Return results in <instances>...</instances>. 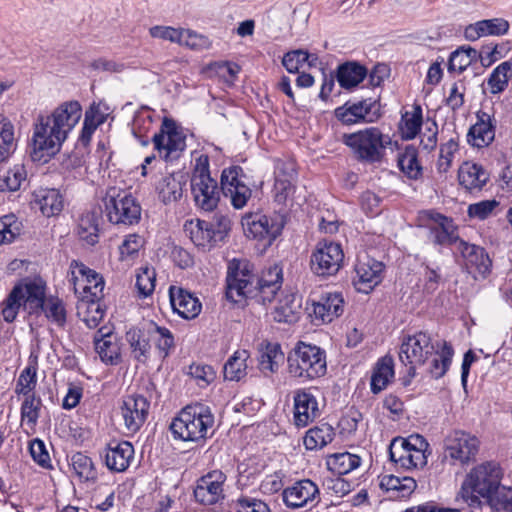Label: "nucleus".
Segmentation results:
<instances>
[{
  "label": "nucleus",
  "mask_w": 512,
  "mask_h": 512,
  "mask_svg": "<svg viewBox=\"0 0 512 512\" xmlns=\"http://www.w3.org/2000/svg\"><path fill=\"white\" fill-rule=\"evenodd\" d=\"M334 436L335 433L332 426L325 423L310 428L304 436L303 443L307 450H318L331 443Z\"/></svg>",
  "instance_id": "nucleus-41"
},
{
  "label": "nucleus",
  "mask_w": 512,
  "mask_h": 512,
  "mask_svg": "<svg viewBox=\"0 0 512 512\" xmlns=\"http://www.w3.org/2000/svg\"><path fill=\"white\" fill-rule=\"evenodd\" d=\"M331 464L339 475H344L357 469L361 464V458L348 452L339 453L333 456Z\"/></svg>",
  "instance_id": "nucleus-58"
},
{
  "label": "nucleus",
  "mask_w": 512,
  "mask_h": 512,
  "mask_svg": "<svg viewBox=\"0 0 512 512\" xmlns=\"http://www.w3.org/2000/svg\"><path fill=\"white\" fill-rule=\"evenodd\" d=\"M458 181L467 192H480L489 181V174L482 165L464 162L458 170Z\"/></svg>",
  "instance_id": "nucleus-33"
},
{
  "label": "nucleus",
  "mask_w": 512,
  "mask_h": 512,
  "mask_svg": "<svg viewBox=\"0 0 512 512\" xmlns=\"http://www.w3.org/2000/svg\"><path fill=\"white\" fill-rule=\"evenodd\" d=\"M120 409L125 428L135 433L140 430L148 417L150 402L142 395H128L124 397Z\"/></svg>",
  "instance_id": "nucleus-20"
},
{
  "label": "nucleus",
  "mask_w": 512,
  "mask_h": 512,
  "mask_svg": "<svg viewBox=\"0 0 512 512\" xmlns=\"http://www.w3.org/2000/svg\"><path fill=\"white\" fill-rule=\"evenodd\" d=\"M423 122L422 108L419 105H415L413 111L405 112L401 117L399 129L401 136L405 140L414 139L421 129Z\"/></svg>",
  "instance_id": "nucleus-47"
},
{
  "label": "nucleus",
  "mask_w": 512,
  "mask_h": 512,
  "mask_svg": "<svg viewBox=\"0 0 512 512\" xmlns=\"http://www.w3.org/2000/svg\"><path fill=\"white\" fill-rule=\"evenodd\" d=\"M125 339L129 344L132 358L139 363H146L149 359L151 340L155 341L156 348L163 358H166L175 346L172 332L153 321L144 323L141 327L130 328L125 334Z\"/></svg>",
  "instance_id": "nucleus-2"
},
{
  "label": "nucleus",
  "mask_w": 512,
  "mask_h": 512,
  "mask_svg": "<svg viewBox=\"0 0 512 512\" xmlns=\"http://www.w3.org/2000/svg\"><path fill=\"white\" fill-rule=\"evenodd\" d=\"M82 115V108L78 101L72 100L60 104L54 111L47 115L56 125L57 133L67 138L68 134L77 125Z\"/></svg>",
  "instance_id": "nucleus-27"
},
{
  "label": "nucleus",
  "mask_w": 512,
  "mask_h": 512,
  "mask_svg": "<svg viewBox=\"0 0 512 512\" xmlns=\"http://www.w3.org/2000/svg\"><path fill=\"white\" fill-rule=\"evenodd\" d=\"M221 191V186L211 177L208 156L201 155L196 159L191 176V193L195 205L203 211H213L219 204Z\"/></svg>",
  "instance_id": "nucleus-8"
},
{
  "label": "nucleus",
  "mask_w": 512,
  "mask_h": 512,
  "mask_svg": "<svg viewBox=\"0 0 512 512\" xmlns=\"http://www.w3.org/2000/svg\"><path fill=\"white\" fill-rule=\"evenodd\" d=\"M275 201L285 204L295 191L297 172L292 162L278 161L275 167Z\"/></svg>",
  "instance_id": "nucleus-25"
},
{
  "label": "nucleus",
  "mask_w": 512,
  "mask_h": 512,
  "mask_svg": "<svg viewBox=\"0 0 512 512\" xmlns=\"http://www.w3.org/2000/svg\"><path fill=\"white\" fill-rule=\"evenodd\" d=\"M102 203L103 213L112 224L133 225L141 218V206L137 200L116 187L107 189Z\"/></svg>",
  "instance_id": "nucleus-9"
},
{
  "label": "nucleus",
  "mask_w": 512,
  "mask_h": 512,
  "mask_svg": "<svg viewBox=\"0 0 512 512\" xmlns=\"http://www.w3.org/2000/svg\"><path fill=\"white\" fill-rule=\"evenodd\" d=\"M318 494L317 485L309 479H304L284 489L282 498L287 507L296 509L313 502Z\"/></svg>",
  "instance_id": "nucleus-29"
},
{
  "label": "nucleus",
  "mask_w": 512,
  "mask_h": 512,
  "mask_svg": "<svg viewBox=\"0 0 512 512\" xmlns=\"http://www.w3.org/2000/svg\"><path fill=\"white\" fill-rule=\"evenodd\" d=\"M226 480V475L219 471L214 470L202 476L194 489V497L197 502L203 505H213L224 498L223 484Z\"/></svg>",
  "instance_id": "nucleus-22"
},
{
  "label": "nucleus",
  "mask_w": 512,
  "mask_h": 512,
  "mask_svg": "<svg viewBox=\"0 0 512 512\" xmlns=\"http://www.w3.org/2000/svg\"><path fill=\"white\" fill-rule=\"evenodd\" d=\"M384 265L382 262L371 258L359 260L355 265V276L353 284L355 289L361 293H369L382 281Z\"/></svg>",
  "instance_id": "nucleus-23"
},
{
  "label": "nucleus",
  "mask_w": 512,
  "mask_h": 512,
  "mask_svg": "<svg viewBox=\"0 0 512 512\" xmlns=\"http://www.w3.org/2000/svg\"><path fill=\"white\" fill-rule=\"evenodd\" d=\"M169 297L173 311L184 319H194L201 312L202 305L199 299L182 288L171 286Z\"/></svg>",
  "instance_id": "nucleus-30"
},
{
  "label": "nucleus",
  "mask_w": 512,
  "mask_h": 512,
  "mask_svg": "<svg viewBox=\"0 0 512 512\" xmlns=\"http://www.w3.org/2000/svg\"><path fill=\"white\" fill-rule=\"evenodd\" d=\"M287 364L291 378L299 383H307L326 374V352L317 345L299 341L288 353Z\"/></svg>",
  "instance_id": "nucleus-4"
},
{
  "label": "nucleus",
  "mask_w": 512,
  "mask_h": 512,
  "mask_svg": "<svg viewBox=\"0 0 512 512\" xmlns=\"http://www.w3.org/2000/svg\"><path fill=\"white\" fill-rule=\"evenodd\" d=\"M499 205L500 203L496 199L482 200L470 204L467 208V214L470 218L485 220L493 214Z\"/></svg>",
  "instance_id": "nucleus-59"
},
{
  "label": "nucleus",
  "mask_w": 512,
  "mask_h": 512,
  "mask_svg": "<svg viewBox=\"0 0 512 512\" xmlns=\"http://www.w3.org/2000/svg\"><path fill=\"white\" fill-rule=\"evenodd\" d=\"M431 240L436 245L450 246L456 248L459 242L463 241L459 238L453 221L447 217H442L441 222L430 230Z\"/></svg>",
  "instance_id": "nucleus-40"
},
{
  "label": "nucleus",
  "mask_w": 512,
  "mask_h": 512,
  "mask_svg": "<svg viewBox=\"0 0 512 512\" xmlns=\"http://www.w3.org/2000/svg\"><path fill=\"white\" fill-rule=\"evenodd\" d=\"M284 354L279 344L268 343L259 356V368L263 373H273L278 370Z\"/></svg>",
  "instance_id": "nucleus-50"
},
{
  "label": "nucleus",
  "mask_w": 512,
  "mask_h": 512,
  "mask_svg": "<svg viewBox=\"0 0 512 512\" xmlns=\"http://www.w3.org/2000/svg\"><path fill=\"white\" fill-rule=\"evenodd\" d=\"M398 167L409 178L417 180L422 176V166L418 161V151L414 145H407L398 154Z\"/></svg>",
  "instance_id": "nucleus-42"
},
{
  "label": "nucleus",
  "mask_w": 512,
  "mask_h": 512,
  "mask_svg": "<svg viewBox=\"0 0 512 512\" xmlns=\"http://www.w3.org/2000/svg\"><path fill=\"white\" fill-rule=\"evenodd\" d=\"M214 415L211 409L197 403L183 408L170 424L175 439L197 442L213 434Z\"/></svg>",
  "instance_id": "nucleus-5"
},
{
  "label": "nucleus",
  "mask_w": 512,
  "mask_h": 512,
  "mask_svg": "<svg viewBox=\"0 0 512 512\" xmlns=\"http://www.w3.org/2000/svg\"><path fill=\"white\" fill-rule=\"evenodd\" d=\"M502 469L496 462H485L471 470L461 487L462 498L471 506L480 504L479 497L491 507V501L502 490Z\"/></svg>",
  "instance_id": "nucleus-3"
},
{
  "label": "nucleus",
  "mask_w": 512,
  "mask_h": 512,
  "mask_svg": "<svg viewBox=\"0 0 512 512\" xmlns=\"http://www.w3.org/2000/svg\"><path fill=\"white\" fill-rule=\"evenodd\" d=\"M344 262V252L339 243L319 242L310 256V269L319 277L336 275Z\"/></svg>",
  "instance_id": "nucleus-14"
},
{
  "label": "nucleus",
  "mask_w": 512,
  "mask_h": 512,
  "mask_svg": "<svg viewBox=\"0 0 512 512\" xmlns=\"http://www.w3.org/2000/svg\"><path fill=\"white\" fill-rule=\"evenodd\" d=\"M23 290V306L30 313L44 310L46 299V282L40 278L25 279L23 282L16 284Z\"/></svg>",
  "instance_id": "nucleus-32"
},
{
  "label": "nucleus",
  "mask_w": 512,
  "mask_h": 512,
  "mask_svg": "<svg viewBox=\"0 0 512 512\" xmlns=\"http://www.w3.org/2000/svg\"><path fill=\"white\" fill-rule=\"evenodd\" d=\"M42 400L35 395L25 396L21 405V420L33 428L38 421Z\"/></svg>",
  "instance_id": "nucleus-54"
},
{
  "label": "nucleus",
  "mask_w": 512,
  "mask_h": 512,
  "mask_svg": "<svg viewBox=\"0 0 512 512\" xmlns=\"http://www.w3.org/2000/svg\"><path fill=\"white\" fill-rule=\"evenodd\" d=\"M242 225L248 237L265 241L267 245H271L283 229V223L277 217L260 213L244 216Z\"/></svg>",
  "instance_id": "nucleus-19"
},
{
  "label": "nucleus",
  "mask_w": 512,
  "mask_h": 512,
  "mask_svg": "<svg viewBox=\"0 0 512 512\" xmlns=\"http://www.w3.org/2000/svg\"><path fill=\"white\" fill-rule=\"evenodd\" d=\"M26 184L27 171L23 164H15L0 173V192H16Z\"/></svg>",
  "instance_id": "nucleus-43"
},
{
  "label": "nucleus",
  "mask_w": 512,
  "mask_h": 512,
  "mask_svg": "<svg viewBox=\"0 0 512 512\" xmlns=\"http://www.w3.org/2000/svg\"><path fill=\"white\" fill-rule=\"evenodd\" d=\"M293 422L297 427H306L319 415L315 396L305 390H298L294 397Z\"/></svg>",
  "instance_id": "nucleus-28"
},
{
  "label": "nucleus",
  "mask_w": 512,
  "mask_h": 512,
  "mask_svg": "<svg viewBox=\"0 0 512 512\" xmlns=\"http://www.w3.org/2000/svg\"><path fill=\"white\" fill-rule=\"evenodd\" d=\"M417 483L412 477H398L392 474L382 476L380 488L391 492L393 498H407L416 489Z\"/></svg>",
  "instance_id": "nucleus-39"
},
{
  "label": "nucleus",
  "mask_w": 512,
  "mask_h": 512,
  "mask_svg": "<svg viewBox=\"0 0 512 512\" xmlns=\"http://www.w3.org/2000/svg\"><path fill=\"white\" fill-rule=\"evenodd\" d=\"M428 447L427 440L419 434L396 437L389 445V458L404 469L423 467L427 464Z\"/></svg>",
  "instance_id": "nucleus-10"
},
{
  "label": "nucleus",
  "mask_w": 512,
  "mask_h": 512,
  "mask_svg": "<svg viewBox=\"0 0 512 512\" xmlns=\"http://www.w3.org/2000/svg\"><path fill=\"white\" fill-rule=\"evenodd\" d=\"M106 467L112 472H124L134 457V447L128 441H111L102 454Z\"/></svg>",
  "instance_id": "nucleus-24"
},
{
  "label": "nucleus",
  "mask_w": 512,
  "mask_h": 512,
  "mask_svg": "<svg viewBox=\"0 0 512 512\" xmlns=\"http://www.w3.org/2000/svg\"><path fill=\"white\" fill-rule=\"evenodd\" d=\"M299 304H295L294 297L287 295L279 301L272 312L273 319L279 323H292L297 319Z\"/></svg>",
  "instance_id": "nucleus-52"
},
{
  "label": "nucleus",
  "mask_w": 512,
  "mask_h": 512,
  "mask_svg": "<svg viewBox=\"0 0 512 512\" xmlns=\"http://www.w3.org/2000/svg\"><path fill=\"white\" fill-rule=\"evenodd\" d=\"M231 229L228 216L216 214L210 221L190 219L184 224V232L198 248L209 251L223 242Z\"/></svg>",
  "instance_id": "nucleus-7"
},
{
  "label": "nucleus",
  "mask_w": 512,
  "mask_h": 512,
  "mask_svg": "<svg viewBox=\"0 0 512 512\" xmlns=\"http://www.w3.org/2000/svg\"><path fill=\"white\" fill-rule=\"evenodd\" d=\"M37 383V368L35 366H27L20 373L15 392L23 396L35 395L33 393Z\"/></svg>",
  "instance_id": "nucleus-56"
},
{
  "label": "nucleus",
  "mask_w": 512,
  "mask_h": 512,
  "mask_svg": "<svg viewBox=\"0 0 512 512\" xmlns=\"http://www.w3.org/2000/svg\"><path fill=\"white\" fill-rule=\"evenodd\" d=\"M509 27V22L504 18L479 20L465 27L464 37L474 42L486 36H502L508 33Z\"/></svg>",
  "instance_id": "nucleus-31"
},
{
  "label": "nucleus",
  "mask_w": 512,
  "mask_h": 512,
  "mask_svg": "<svg viewBox=\"0 0 512 512\" xmlns=\"http://www.w3.org/2000/svg\"><path fill=\"white\" fill-rule=\"evenodd\" d=\"M282 280V269L278 266L270 267L257 277L249 262L233 259L227 268L226 298L233 303L252 299L266 305L274 300L282 286Z\"/></svg>",
  "instance_id": "nucleus-1"
},
{
  "label": "nucleus",
  "mask_w": 512,
  "mask_h": 512,
  "mask_svg": "<svg viewBox=\"0 0 512 512\" xmlns=\"http://www.w3.org/2000/svg\"><path fill=\"white\" fill-rule=\"evenodd\" d=\"M367 73L365 66L358 62L348 61L338 66L336 79L341 88L349 90L361 83Z\"/></svg>",
  "instance_id": "nucleus-37"
},
{
  "label": "nucleus",
  "mask_w": 512,
  "mask_h": 512,
  "mask_svg": "<svg viewBox=\"0 0 512 512\" xmlns=\"http://www.w3.org/2000/svg\"><path fill=\"white\" fill-rule=\"evenodd\" d=\"M70 268V281L73 282L74 286H76V274L78 273L81 275L83 281L86 282V284L83 286V291L85 293H89L91 298L101 299L103 297L105 282L100 274L76 260L71 262Z\"/></svg>",
  "instance_id": "nucleus-34"
},
{
  "label": "nucleus",
  "mask_w": 512,
  "mask_h": 512,
  "mask_svg": "<svg viewBox=\"0 0 512 512\" xmlns=\"http://www.w3.org/2000/svg\"><path fill=\"white\" fill-rule=\"evenodd\" d=\"M435 348L431 336L423 331L403 338L399 358L404 365L408 366L407 373L409 378L415 377L416 366L424 365L427 359L435 353ZM409 383L410 379L403 381L405 386L409 385Z\"/></svg>",
  "instance_id": "nucleus-11"
},
{
  "label": "nucleus",
  "mask_w": 512,
  "mask_h": 512,
  "mask_svg": "<svg viewBox=\"0 0 512 512\" xmlns=\"http://www.w3.org/2000/svg\"><path fill=\"white\" fill-rule=\"evenodd\" d=\"M435 353L438 357L432 360L428 372L432 378L440 379L446 374L451 365L454 350L450 343L443 341L440 351H435Z\"/></svg>",
  "instance_id": "nucleus-48"
},
{
  "label": "nucleus",
  "mask_w": 512,
  "mask_h": 512,
  "mask_svg": "<svg viewBox=\"0 0 512 512\" xmlns=\"http://www.w3.org/2000/svg\"><path fill=\"white\" fill-rule=\"evenodd\" d=\"M16 148L14 125L7 118L0 116V162L7 160Z\"/></svg>",
  "instance_id": "nucleus-46"
},
{
  "label": "nucleus",
  "mask_w": 512,
  "mask_h": 512,
  "mask_svg": "<svg viewBox=\"0 0 512 512\" xmlns=\"http://www.w3.org/2000/svg\"><path fill=\"white\" fill-rule=\"evenodd\" d=\"M336 118L344 125L356 123H373L381 114L377 100L372 98L363 99L357 102H346L335 109Z\"/></svg>",
  "instance_id": "nucleus-18"
},
{
  "label": "nucleus",
  "mask_w": 512,
  "mask_h": 512,
  "mask_svg": "<svg viewBox=\"0 0 512 512\" xmlns=\"http://www.w3.org/2000/svg\"><path fill=\"white\" fill-rule=\"evenodd\" d=\"M394 361L389 355L383 356L377 360L370 380V389L373 394H379L387 388L394 379Z\"/></svg>",
  "instance_id": "nucleus-35"
},
{
  "label": "nucleus",
  "mask_w": 512,
  "mask_h": 512,
  "mask_svg": "<svg viewBox=\"0 0 512 512\" xmlns=\"http://www.w3.org/2000/svg\"><path fill=\"white\" fill-rule=\"evenodd\" d=\"M155 271L153 268L144 267L136 274L135 287L137 288L138 295L145 298L152 294L155 289Z\"/></svg>",
  "instance_id": "nucleus-57"
},
{
  "label": "nucleus",
  "mask_w": 512,
  "mask_h": 512,
  "mask_svg": "<svg viewBox=\"0 0 512 512\" xmlns=\"http://www.w3.org/2000/svg\"><path fill=\"white\" fill-rule=\"evenodd\" d=\"M310 54L307 51L298 49L287 52L282 59V64L289 73H297L299 69L308 62Z\"/></svg>",
  "instance_id": "nucleus-62"
},
{
  "label": "nucleus",
  "mask_w": 512,
  "mask_h": 512,
  "mask_svg": "<svg viewBox=\"0 0 512 512\" xmlns=\"http://www.w3.org/2000/svg\"><path fill=\"white\" fill-rule=\"evenodd\" d=\"M22 290L20 286H14L2 303L1 314L7 323H12L16 319L20 307L23 306Z\"/></svg>",
  "instance_id": "nucleus-51"
},
{
  "label": "nucleus",
  "mask_w": 512,
  "mask_h": 512,
  "mask_svg": "<svg viewBox=\"0 0 512 512\" xmlns=\"http://www.w3.org/2000/svg\"><path fill=\"white\" fill-rule=\"evenodd\" d=\"M71 466L81 481L95 482L97 480V470L94 463L92 459L84 453H75L71 457Z\"/></svg>",
  "instance_id": "nucleus-49"
},
{
  "label": "nucleus",
  "mask_w": 512,
  "mask_h": 512,
  "mask_svg": "<svg viewBox=\"0 0 512 512\" xmlns=\"http://www.w3.org/2000/svg\"><path fill=\"white\" fill-rule=\"evenodd\" d=\"M20 232L21 223L14 214L0 218V245L13 242Z\"/></svg>",
  "instance_id": "nucleus-55"
},
{
  "label": "nucleus",
  "mask_w": 512,
  "mask_h": 512,
  "mask_svg": "<svg viewBox=\"0 0 512 512\" xmlns=\"http://www.w3.org/2000/svg\"><path fill=\"white\" fill-rule=\"evenodd\" d=\"M34 204L46 217L58 215L63 209V197L57 189H39L34 193Z\"/></svg>",
  "instance_id": "nucleus-38"
},
{
  "label": "nucleus",
  "mask_w": 512,
  "mask_h": 512,
  "mask_svg": "<svg viewBox=\"0 0 512 512\" xmlns=\"http://www.w3.org/2000/svg\"><path fill=\"white\" fill-rule=\"evenodd\" d=\"M457 251L463 257L468 273L472 274L475 279L478 276L485 278L491 272L492 261L483 247L461 241L457 246Z\"/></svg>",
  "instance_id": "nucleus-21"
},
{
  "label": "nucleus",
  "mask_w": 512,
  "mask_h": 512,
  "mask_svg": "<svg viewBox=\"0 0 512 512\" xmlns=\"http://www.w3.org/2000/svg\"><path fill=\"white\" fill-rule=\"evenodd\" d=\"M249 358L247 350H237L227 360L223 368L224 378L229 381H239L246 375Z\"/></svg>",
  "instance_id": "nucleus-45"
},
{
  "label": "nucleus",
  "mask_w": 512,
  "mask_h": 512,
  "mask_svg": "<svg viewBox=\"0 0 512 512\" xmlns=\"http://www.w3.org/2000/svg\"><path fill=\"white\" fill-rule=\"evenodd\" d=\"M246 180L247 176L243 168L238 165L227 167L221 173V190L226 197L230 198L231 205L235 209L245 207L252 196V190Z\"/></svg>",
  "instance_id": "nucleus-15"
},
{
  "label": "nucleus",
  "mask_w": 512,
  "mask_h": 512,
  "mask_svg": "<svg viewBox=\"0 0 512 512\" xmlns=\"http://www.w3.org/2000/svg\"><path fill=\"white\" fill-rule=\"evenodd\" d=\"M103 330V327L100 328L95 335V350L103 362L117 364L120 361V347L112 333Z\"/></svg>",
  "instance_id": "nucleus-36"
},
{
  "label": "nucleus",
  "mask_w": 512,
  "mask_h": 512,
  "mask_svg": "<svg viewBox=\"0 0 512 512\" xmlns=\"http://www.w3.org/2000/svg\"><path fill=\"white\" fill-rule=\"evenodd\" d=\"M180 45L186 46L192 50H205L210 48L211 42L208 37L198 34L189 29H183Z\"/></svg>",
  "instance_id": "nucleus-61"
},
{
  "label": "nucleus",
  "mask_w": 512,
  "mask_h": 512,
  "mask_svg": "<svg viewBox=\"0 0 512 512\" xmlns=\"http://www.w3.org/2000/svg\"><path fill=\"white\" fill-rule=\"evenodd\" d=\"M444 447V458L449 459L451 464H466L477 454L479 440L470 433L455 430L446 436Z\"/></svg>",
  "instance_id": "nucleus-17"
},
{
  "label": "nucleus",
  "mask_w": 512,
  "mask_h": 512,
  "mask_svg": "<svg viewBox=\"0 0 512 512\" xmlns=\"http://www.w3.org/2000/svg\"><path fill=\"white\" fill-rule=\"evenodd\" d=\"M159 198L164 204L175 202L182 196V184L173 175L164 177L157 186Z\"/></svg>",
  "instance_id": "nucleus-53"
},
{
  "label": "nucleus",
  "mask_w": 512,
  "mask_h": 512,
  "mask_svg": "<svg viewBox=\"0 0 512 512\" xmlns=\"http://www.w3.org/2000/svg\"><path fill=\"white\" fill-rule=\"evenodd\" d=\"M344 300L340 293L323 292L312 299L313 314L321 323H329L343 313Z\"/></svg>",
  "instance_id": "nucleus-26"
},
{
  "label": "nucleus",
  "mask_w": 512,
  "mask_h": 512,
  "mask_svg": "<svg viewBox=\"0 0 512 512\" xmlns=\"http://www.w3.org/2000/svg\"><path fill=\"white\" fill-rule=\"evenodd\" d=\"M57 133L56 125L47 115H38L33 124L31 140V157L34 161H41L44 157L56 154L67 139L62 132Z\"/></svg>",
  "instance_id": "nucleus-12"
},
{
  "label": "nucleus",
  "mask_w": 512,
  "mask_h": 512,
  "mask_svg": "<svg viewBox=\"0 0 512 512\" xmlns=\"http://www.w3.org/2000/svg\"><path fill=\"white\" fill-rule=\"evenodd\" d=\"M155 150L166 162H171L180 157L186 148V137L176 122L165 117L159 132L152 137Z\"/></svg>",
  "instance_id": "nucleus-13"
},
{
  "label": "nucleus",
  "mask_w": 512,
  "mask_h": 512,
  "mask_svg": "<svg viewBox=\"0 0 512 512\" xmlns=\"http://www.w3.org/2000/svg\"><path fill=\"white\" fill-rule=\"evenodd\" d=\"M511 77L512 62H502L496 68H494V70L489 75L487 79V90L493 95L502 93L508 87V83Z\"/></svg>",
  "instance_id": "nucleus-44"
},
{
  "label": "nucleus",
  "mask_w": 512,
  "mask_h": 512,
  "mask_svg": "<svg viewBox=\"0 0 512 512\" xmlns=\"http://www.w3.org/2000/svg\"><path fill=\"white\" fill-rule=\"evenodd\" d=\"M46 317L59 327H63L66 323V310L63 302L58 298H50L47 301L44 310Z\"/></svg>",
  "instance_id": "nucleus-60"
},
{
  "label": "nucleus",
  "mask_w": 512,
  "mask_h": 512,
  "mask_svg": "<svg viewBox=\"0 0 512 512\" xmlns=\"http://www.w3.org/2000/svg\"><path fill=\"white\" fill-rule=\"evenodd\" d=\"M497 123L493 107L479 109L475 112V122L468 129L467 143L477 149L489 147L495 140Z\"/></svg>",
  "instance_id": "nucleus-16"
},
{
  "label": "nucleus",
  "mask_w": 512,
  "mask_h": 512,
  "mask_svg": "<svg viewBox=\"0 0 512 512\" xmlns=\"http://www.w3.org/2000/svg\"><path fill=\"white\" fill-rule=\"evenodd\" d=\"M493 512H512V488L502 487V490L491 501Z\"/></svg>",
  "instance_id": "nucleus-64"
},
{
  "label": "nucleus",
  "mask_w": 512,
  "mask_h": 512,
  "mask_svg": "<svg viewBox=\"0 0 512 512\" xmlns=\"http://www.w3.org/2000/svg\"><path fill=\"white\" fill-rule=\"evenodd\" d=\"M99 301L100 299L91 298L83 316V321L90 329L96 328L105 315V310Z\"/></svg>",
  "instance_id": "nucleus-63"
},
{
  "label": "nucleus",
  "mask_w": 512,
  "mask_h": 512,
  "mask_svg": "<svg viewBox=\"0 0 512 512\" xmlns=\"http://www.w3.org/2000/svg\"><path fill=\"white\" fill-rule=\"evenodd\" d=\"M342 141L350 148L356 160L374 164L382 161L391 139L378 127L371 126L344 134Z\"/></svg>",
  "instance_id": "nucleus-6"
}]
</instances>
